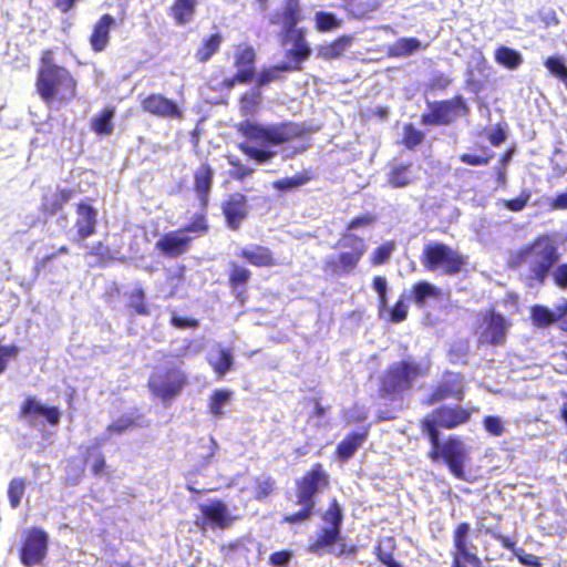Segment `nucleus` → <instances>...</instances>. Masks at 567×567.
Returning <instances> with one entry per match:
<instances>
[{
    "label": "nucleus",
    "instance_id": "nucleus-1",
    "mask_svg": "<svg viewBox=\"0 0 567 567\" xmlns=\"http://www.w3.org/2000/svg\"><path fill=\"white\" fill-rule=\"evenodd\" d=\"M473 414V409L460 405H441L420 421V430L430 442L427 457L432 462L442 461L450 473L457 480L465 481V465L468 451L464 442L456 435H450L444 441L440 439V429L454 430L466 424Z\"/></svg>",
    "mask_w": 567,
    "mask_h": 567
},
{
    "label": "nucleus",
    "instance_id": "nucleus-2",
    "mask_svg": "<svg viewBox=\"0 0 567 567\" xmlns=\"http://www.w3.org/2000/svg\"><path fill=\"white\" fill-rule=\"evenodd\" d=\"M560 259L558 243L551 234H539L530 241L509 252L507 267L516 270L527 264L523 282L527 288L545 285L553 272V281L560 289H567V262L554 267Z\"/></svg>",
    "mask_w": 567,
    "mask_h": 567
},
{
    "label": "nucleus",
    "instance_id": "nucleus-3",
    "mask_svg": "<svg viewBox=\"0 0 567 567\" xmlns=\"http://www.w3.org/2000/svg\"><path fill=\"white\" fill-rule=\"evenodd\" d=\"M35 90L48 104L54 100L74 99L78 94V81L71 72L54 61L52 49L41 51L37 70Z\"/></svg>",
    "mask_w": 567,
    "mask_h": 567
},
{
    "label": "nucleus",
    "instance_id": "nucleus-4",
    "mask_svg": "<svg viewBox=\"0 0 567 567\" xmlns=\"http://www.w3.org/2000/svg\"><path fill=\"white\" fill-rule=\"evenodd\" d=\"M330 487V475L320 462L313 463L296 480L295 504L300 508L286 514L282 523L295 525L310 519L315 513L316 496Z\"/></svg>",
    "mask_w": 567,
    "mask_h": 567
},
{
    "label": "nucleus",
    "instance_id": "nucleus-5",
    "mask_svg": "<svg viewBox=\"0 0 567 567\" xmlns=\"http://www.w3.org/2000/svg\"><path fill=\"white\" fill-rule=\"evenodd\" d=\"M430 368L411 357L394 361L379 378L378 394L389 401L402 400L417 380L429 374Z\"/></svg>",
    "mask_w": 567,
    "mask_h": 567
},
{
    "label": "nucleus",
    "instance_id": "nucleus-6",
    "mask_svg": "<svg viewBox=\"0 0 567 567\" xmlns=\"http://www.w3.org/2000/svg\"><path fill=\"white\" fill-rule=\"evenodd\" d=\"M238 132L250 142L264 145H281L297 140H306L292 154L302 153L309 147L308 131L305 126L293 122L264 126L250 121H244L238 125Z\"/></svg>",
    "mask_w": 567,
    "mask_h": 567
},
{
    "label": "nucleus",
    "instance_id": "nucleus-7",
    "mask_svg": "<svg viewBox=\"0 0 567 567\" xmlns=\"http://www.w3.org/2000/svg\"><path fill=\"white\" fill-rule=\"evenodd\" d=\"M209 228L207 213L195 214L193 219L182 228L163 234L156 241L155 249L165 258H178L185 255L192 246L193 237L188 233L200 237L208 234Z\"/></svg>",
    "mask_w": 567,
    "mask_h": 567
},
{
    "label": "nucleus",
    "instance_id": "nucleus-8",
    "mask_svg": "<svg viewBox=\"0 0 567 567\" xmlns=\"http://www.w3.org/2000/svg\"><path fill=\"white\" fill-rule=\"evenodd\" d=\"M338 254L323 261V270L330 275L347 276L359 267L367 252L364 238L353 233H342L336 241Z\"/></svg>",
    "mask_w": 567,
    "mask_h": 567
},
{
    "label": "nucleus",
    "instance_id": "nucleus-9",
    "mask_svg": "<svg viewBox=\"0 0 567 567\" xmlns=\"http://www.w3.org/2000/svg\"><path fill=\"white\" fill-rule=\"evenodd\" d=\"M420 260L427 271L441 270L445 276H455L467 265L466 257L451 246L435 241L424 246Z\"/></svg>",
    "mask_w": 567,
    "mask_h": 567
},
{
    "label": "nucleus",
    "instance_id": "nucleus-10",
    "mask_svg": "<svg viewBox=\"0 0 567 567\" xmlns=\"http://www.w3.org/2000/svg\"><path fill=\"white\" fill-rule=\"evenodd\" d=\"M183 362L156 368L147 380V389L153 396L164 403H169L188 384V379L183 370Z\"/></svg>",
    "mask_w": 567,
    "mask_h": 567
},
{
    "label": "nucleus",
    "instance_id": "nucleus-11",
    "mask_svg": "<svg viewBox=\"0 0 567 567\" xmlns=\"http://www.w3.org/2000/svg\"><path fill=\"white\" fill-rule=\"evenodd\" d=\"M427 106L429 112L421 115V123L425 126H449L460 117H467L471 112L466 100L461 94L431 102Z\"/></svg>",
    "mask_w": 567,
    "mask_h": 567
},
{
    "label": "nucleus",
    "instance_id": "nucleus-12",
    "mask_svg": "<svg viewBox=\"0 0 567 567\" xmlns=\"http://www.w3.org/2000/svg\"><path fill=\"white\" fill-rule=\"evenodd\" d=\"M302 20V8L300 0H284L281 6L268 16V23L280 28V44L287 45V38L295 35L298 31H306L298 24Z\"/></svg>",
    "mask_w": 567,
    "mask_h": 567
},
{
    "label": "nucleus",
    "instance_id": "nucleus-13",
    "mask_svg": "<svg viewBox=\"0 0 567 567\" xmlns=\"http://www.w3.org/2000/svg\"><path fill=\"white\" fill-rule=\"evenodd\" d=\"M471 526L467 522L458 523L453 529V550L451 567H483V563L476 553V546L470 538Z\"/></svg>",
    "mask_w": 567,
    "mask_h": 567
},
{
    "label": "nucleus",
    "instance_id": "nucleus-14",
    "mask_svg": "<svg viewBox=\"0 0 567 567\" xmlns=\"http://www.w3.org/2000/svg\"><path fill=\"white\" fill-rule=\"evenodd\" d=\"M49 536L40 527L25 530L21 539L19 558L23 566L33 567L42 565L48 555Z\"/></svg>",
    "mask_w": 567,
    "mask_h": 567
},
{
    "label": "nucleus",
    "instance_id": "nucleus-15",
    "mask_svg": "<svg viewBox=\"0 0 567 567\" xmlns=\"http://www.w3.org/2000/svg\"><path fill=\"white\" fill-rule=\"evenodd\" d=\"M465 383L461 372L445 371L442 379L433 386L424 403L433 405L446 399L462 401L465 396Z\"/></svg>",
    "mask_w": 567,
    "mask_h": 567
},
{
    "label": "nucleus",
    "instance_id": "nucleus-16",
    "mask_svg": "<svg viewBox=\"0 0 567 567\" xmlns=\"http://www.w3.org/2000/svg\"><path fill=\"white\" fill-rule=\"evenodd\" d=\"M485 327L478 338V344L503 347L507 340V332L512 326L504 315L489 309L484 316Z\"/></svg>",
    "mask_w": 567,
    "mask_h": 567
},
{
    "label": "nucleus",
    "instance_id": "nucleus-17",
    "mask_svg": "<svg viewBox=\"0 0 567 567\" xmlns=\"http://www.w3.org/2000/svg\"><path fill=\"white\" fill-rule=\"evenodd\" d=\"M143 112L161 118H183V111L175 101L161 93H151L141 101Z\"/></svg>",
    "mask_w": 567,
    "mask_h": 567
},
{
    "label": "nucleus",
    "instance_id": "nucleus-18",
    "mask_svg": "<svg viewBox=\"0 0 567 567\" xmlns=\"http://www.w3.org/2000/svg\"><path fill=\"white\" fill-rule=\"evenodd\" d=\"M292 48L285 52L286 61L282 62L284 71H301L302 64L311 55V48L306 38V31H298L297 34L287 38V44Z\"/></svg>",
    "mask_w": 567,
    "mask_h": 567
},
{
    "label": "nucleus",
    "instance_id": "nucleus-19",
    "mask_svg": "<svg viewBox=\"0 0 567 567\" xmlns=\"http://www.w3.org/2000/svg\"><path fill=\"white\" fill-rule=\"evenodd\" d=\"M19 416L29 424H35L37 419L43 417L50 425H56L61 413L56 406H48L34 396H27L20 405Z\"/></svg>",
    "mask_w": 567,
    "mask_h": 567
},
{
    "label": "nucleus",
    "instance_id": "nucleus-20",
    "mask_svg": "<svg viewBox=\"0 0 567 567\" xmlns=\"http://www.w3.org/2000/svg\"><path fill=\"white\" fill-rule=\"evenodd\" d=\"M221 212L227 227L238 230L241 223L248 217V199L241 193H233L221 204Z\"/></svg>",
    "mask_w": 567,
    "mask_h": 567
},
{
    "label": "nucleus",
    "instance_id": "nucleus-21",
    "mask_svg": "<svg viewBox=\"0 0 567 567\" xmlns=\"http://www.w3.org/2000/svg\"><path fill=\"white\" fill-rule=\"evenodd\" d=\"M214 168L208 162L202 163L194 171L193 189L199 200L202 212L206 213L209 206V196L214 184Z\"/></svg>",
    "mask_w": 567,
    "mask_h": 567
},
{
    "label": "nucleus",
    "instance_id": "nucleus-22",
    "mask_svg": "<svg viewBox=\"0 0 567 567\" xmlns=\"http://www.w3.org/2000/svg\"><path fill=\"white\" fill-rule=\"evenodd\" d=\"M200 512L204 519L202 523H197L200 526L209 523L213 527L225 529L230 527L235 520V517L229 514L227 505L220 499L200 505Z\"/></svg>",
    "mask_w": 567,
    "mask_h": 567
},
{
    "label": "nucleus",
    "instance_id": "nucleus-23",
    "mask_svg": "<svg viewBox=\"0 0 567 567\" xmlns=\"http://www.w3.org/2000/svg\"><path fill=\"white\" fill-rule=\"evenodd\" d=\"M90 200H82L75 205V227L80 239H86L95 234L97 213Z\"/></svg>",
    "mask_w": 567,
    "mask_h": 567
},
{
    "label": "nucleus",
    "instance_id": "nucleus-24",
    "mask_svg": "<svg viewBox=\"0 0 567 567\" xmlns=\"http://www.w3.org/2000/svg\"><path fill=\"white\" fill-rule=\"evenodd\" d=\"M238 257L258 268H272L278 266V260L272 250L262 245H251L241 248L238 251Z\"/></svg>",
    "mask_w": 567,
    "mask_h": 567
},
{
    "label": "nucleus",
    "instance_id": "nucleus-25",
    "mask_svg": "<svg viewBox=\"0 0 567 567\" xmlns=\"http://www.w3.org/2000/svg\"><path fill=\"white\" fill-rule=\"evenodd\" d=\"M115 24V19L109 13L102 14L94 23L89 38L90 45L94 52H102L106 49L110 43L111 30Z\"/></svg>",
    "mask_w": 567,
    "mask_h": 567
},
{
    "label": "nucleus",
    "instance_id": "nucleus-26",
    "mask_svg": "<svg viewBox=\"0 0 567 567\" xmlns=\"http://www.w3.org/2000/svg\"><path fill=\"white\" fill-rule=\"evenodd\" d=\"M567 315V299L556 305L551 311L543 305H535L530 308V319L535 327L547 328Z\"/></svg>",
    "mask_w": 567,
    "mask_h": 567
},
{
    "label": "nucleus",
    "instance_id": "nucleus-27",
    "mask_svg": "<svg viewBox=\"0 0 567 567\" xmlns=\"http://www.w3.org/2000/svg\"><path fill=\"white\" fill-rule=\"evenodd\" d=\"M234 64L237 69L236 79L239 83H249L255 76L256 52L247 45L235 53Z\"/></svg>",
    "mask_w": 567,
    "mask_h": 567
},
{
    "label": "nucleus",
    "instance_id": "nucleus-28",
    "mask_svg": "<svg viewBox=\"0 0 567 567\" xmlns=\"http://www.w3.org/2000/svg\"><path fill=\"white\" fill-rule=\"evenodd\" d=\"M73 195L74 192L71 188H58L47 193L42 196L39 209L45 217L53 216L63 209Z\"/></svg>",
    "mask_w": 567,
    "mask_h": 567
},
{
    "label": "nucleus",
    "instance_id": "nucleus-29",
    "mask_svg": "<svg viewBox=\"0 0 567 567\" xmlns=\"http://www.w3.org/2000/svg\"><path fill=\"white\" fill-rule=\"evenodd\" d=\"M340 8L352 20H365L379 10V0H339Z\"/></svg>",
    "mask_w": 567,
    "mask_h": 567
},
{
    "label": "nucleus",
    "instance_id": "nucleus-30",
    "mask_svg": "<svg viewBox=\"0 0 567 567\" xmlns=\"http://www.w3.org/2000/svg\"><path fill=\"white\" fill-rule=\"evenodd\" d=\"M369 435V426H363L360 431L348 433L337 445L336 454L341 462L348 461L355 451L364 443Z\"/></svg>",
    "mask_w": 567,
    "mask_h": 567
},
{
    "label": "nucleus",
    "instance_id": "nucleus-31",
    "mask_svg": "<svg viewBox=\"0 0 567 567\" xmlns=\"http://www.w3.org/2000/svg\"><path fill=\"white\" fill-rule=\"evenodd\" d=\"M354 42V35L341 34L330 42L320 44L317 49V56L324 61L341 58L347 49Z\"/></svg>",
    "mask_w": 567,
    "mask_h": 567
},
{
    "label": "nucleus",
    "instance_id": "nucleus-32",
    "mask_svg": "<svg viewBox=\"0 0 567 567\" xmlns=\"http://www.w3.org/2000/svg\"><path fill=\"white\" fill-rule=\"evenodd\" d=\"M224 42L220 32L210 33L205 37L195 50L194 58L196 62L205 64L219 51Z\"/></svg>",
    "mask_w": 567,
    "mask_h": 567
},
{
    "label": "nucleus",
    "instance_id": "nucleus-33",
    "mask_svg": "<svg viewBox=\"0 0 567 567\" xmlns=\"http://www.w3.org/2000/svg\"><path fill=\"white\" fill-rule=\"evenodd\" d=\"M197 9V0H174L168 8V14L175 25L183 27L189 23Z\"/></svg>",
    "mask_w": 567,
    "mask_h": 567
},
{
    "label": "nucleus",
    "instance_id": "nucleus-34",
    "mask_svg": "<svg viewBox=\"0 0 567 567\" xmlns=\"http://www.w3.org/2000/svg\"><path fill=\"white\" fill-rule=\"evenodd\" d=\"M340 539L341 530L327 526L317 534L316 538L309 545V551L322 555L323 553L329 551V549H332L331 546L337 544Z\"/></svg>",
    "mask_w": 567,
    "mask_h": 567
},
{
    "label": "nucleus",
    "instance_id": "nucleus-35",
    "mask_svg": "<svg viewBox=\"0 0 567 567\" xmlns=\"http://www.w3.org/2000/svg\"><path fill=\"white\" fill-rule=\"evenodd\" d=\"M315 178V173L311 168L300 171L292 176L284 177L274 181L271 186L278 192H289L295 188H300Z\"/></svg>",
    "mask_w": 567,
    "mask_h": 567
},
{
    "label": "nucleus",
    "instance_id": "nucleus-36",
    "mask_svg": "<svg viewBox=\"0 0 567 567\" xmlns=\"http://www.w3.org/2000/svg\"><path fill=\"white\" fill-rule=\"evenodd\" d=\"M115 115L114 106L104 107L97 115L91 118V128L94 133L102 136H109L113 133V118Z\"/></svg>",
    "mask_w": 567,
    "mask_h": 567
},
{
    "label": "nucleus",
    "instance_id": "nucleus-37",
    "mask_svg": "<svg viewBox=\"0 0 567 567\" xmlns=\"http://www.w3.org/2000/svg\"><path fill=\"white\" fill-rule=\"evenodd\" d=\"M412 163H402L393 166L388 173V183L393 188H403L413 182L411 174Z\"/></svg>",
    "mask_w": 567,
    "mask_h": 567
},
{
    "label": "nucleus",
    "instance_id": "nucleus-38",
    "mask_svg": "<svg viewBox=\"0 0 567 567\" xmlns=\"http://www.w3.org/2000/svg\"><path fill=\"white\" fill-rule=\"evenodd\" d=\"M99 444L100 440H96L95 444L87 446L84 455L85 464L90 462L91 457L93 458L90 464V471L93 476H101L107 471L106 458L105 455L99 450Z\"/></svg>",
    "mask_w": 567,
    "mask_h": 567
},
{
    "label": "nucleus",
    "instance_id": "nucleus-39",
    "mask_svg": "<svg viewBox=\"0 0 567 567\" xmlns=\"http://www.w3.org/2000/svg\"><path fill=\"white\" fill-rule=\"evenodd\" d=\"M494 58L499 65L508 70H515L523 63L522 54L515 49L506 45H499L496 48Z\"/></svg>",
    "mask_w": 567,
    "mask_h": 567
},
{
    "label": "nucleus",
    "instance_id": "nucleus-40",
    "mask_svg": "<svg viewBox=\"0 0 567 567\" xmlns=\"http://www.w3.org/2000/svg\"><path fill=\"white\" fill-rule=\"evenodd\" d=\"M209 365L218 377H224L234 368V355L231 349L220 348L218 357L214 360H208Z\"/></svg>",
    "mask_w": 567,
    "mask_h": 567
},
{
    "label": "nucleus",
    "instance_id": "nucleus-41",
    "mask_svg": "<svg viewBox=\"0 0 567 567\" xmlns=\"http://www.w3.org/2000/svg\"><path fill=\"white\" fill-rule=\"evenodd\" d=\"M251 278V271L243 265L230 262L228 271V286L231 289L245 288Z\"/></svg>",
    "mask_w": 567,
    "mask_h": 567
},
{
    "label": "nucleus",
    "instance_id": "nucleus-42",
    "mask_svg": "<svg viewBox=\"0 0 567 567\" xmlns=\"http://www.w3.org/2000/svg\"><path fill=\"white\" fill-rule=\"evenodd\" d=\"M64 473L65 484L68 486H75L85 476V463H81L76 457H70L66 460Z\"/></svg>",
    "mask_w": 567,
    "mask_h": 567
},
{
    "label": "nucleus",
    "instance_id": "nucleus-43",
    "mask_svg": "<svg viewBox=\"0 0 567 567\" xmlns=\"http://www.w3.org/2000/svg\"><path fill=\"white\" fill-rule=\"evenodd\" d=\"M342 20L337 18L334 13L329 11H318L315 14V28L322 33L339 29Z\"/></svg>",
    "mask_w": 567,
    "mask_h": 567
},
{
    "label": "nucleus",
    "instance_id": "nucleus-44",
    "mask_svg": "<svg viewBox=\"0 0 567 567\" xmlns=\"http://www.w3.org/2000/svg\"><path fill=\"white\" fill-rule=\"evenodd\" d=\"M412 293L417 306L423 307L427 298H437L440 290L427 281H417L412 286Z\"/></svg>",
    "mask_w": 567,
    "mask_h": 567
},
{
    "label": "nucleus",
    "instance_id": "nucleus-45",
    "mask_svg": "<svg viewBox=\"0 0 567 567\" xmlns=\"http://www.w3.org/2000/svg\"><path fill=\"white\" fill-rule=\"evenodd\" d=\"M138 426L137 417L131 415H121L110 424H107L105 429V433L107 437H112L114 435H121L125 433L130 429H134Z\"/></svg>",
    "mask_w": 567,
    "mask_h": 567
},
{
    "label": "nucleus",
    "instance_id": "nucleus-46",
    "mask_svg": "<svg viewBox=\"0 0 567 567\" xmlns=\"http://www.w3.org/2000/svg\"><path fill=\"white\" fill-rule=\"evenodd\" d=\"M421 48V42L416 38H400L390 49L392 56H408Z\"/></svg>",
    "mask_w": 567,
    "mask_h": 567
},
{
    "label": "nucleus",
    "instance_id": "nucleus-47",
    "mask_svg": "<svg viewBox=\"0 0 567 567\" xmlns=\"http://www.w3.org/2000/svg\"><path fill=\"white\" fill-rule=\"evenodd\" d=\"M322 519L328 524V527L341 530L343 513L340 504L336 498H332L329 502L328 508L322 515Z\"/></svg>",
    "mask_w": 567,
    "mask_h": 567
},
{
    "label": "nucleus",
    "instance_id": "nucleus-48",
    "mask_svg": "<svg viewBox=\"0 0 567 567\" xmlns=\"http://www.w3.org/2000/svg\"><path fill=\"white\" fill-rule=\"evenodd\" d=\"M128 307L137 316H148L150 315V308L146 303V295H145V291L142 286L136 287L130 293Z\"/></svg>",
    "mask_w": 567,
    "mask_h": 567
},
{
    "label": "nucleus",
    "instance_id": "nucleus-49",
    "mask_svg": "<svg viewBox=\"0 0 567 567\" xmlns=\"http://www.w3.org/2000/svg\"><path fill=\"white\" fill-rule=\"evenodd\" d=\"M480 151L482 153L478 155L463 153L460 155V161L471 166L487 165L494 158V153L486 146H481Z\"/></svg>",
    "mask_w": 567,
    "mask_h": 567
},
{
    "label": "nucleus",
    "instance_id": "nucleus-50",
    "mask_svg": "<svg viewBox=\"0 0 567 567\" xmlns=\"http://www.w3.org/2000/svg\"><path fill=\"white\" fill-rule=\"evenodd\" d=\"M276 489V482L271 476L255 480L254 498L256 501H265Z\"/></svg>",
    "mask_w": 567,
    "mask_h": 567
},
{
    "label": "nucleus",
    "instance_id": "nucleus-51",
    "mask_svg": "<svg viewBox=\"0 0 567 567\" xmlns=\"http://www.w3.org/2000/svg\"><path fill=\"white\" fill-rule=\"evenodd\" d=\"M424 141V133L416 127L412 123H408L403 126V138L402 144L408 150L416 148Z\"/></svg>",
    "mask_w": 567,
    "mask_h": 567
},
{
    "label": "nucleus",
    "instance_id": "nucleus-52",
    "mask_svg": "<svg viewBox=\"0 0 567 567\" xmlns=\"http://www.w3.org/2000/svg\"><path fill=\"white\" fill-rule=\"evenodd\" d=\"M27 481L23 477H14L11 480L8 487V497L11 507L17 508L24 495Z\"/></svg>",
    "mask_w": 567,
    "mask_h": 567
},
{
    "label": "nucleus",
    "instance_id": "nucleus-53",
    "mask_svg": "<svg viewBox=\"0 0 567 567\" xmlns=\"http://www.w3.org/2000/svg\"><path fill=\"white\" fill-rule=\"evenodd\" d=\"M532 192L528 188L520 190L519 195L514 198L503 199L501 205L509 212L518 213L525 209L530 200Z\"/></svg>",
    "mask_w": 567,
    "mask_h": 567
},
{
    "label": "nucleus",
    "instance_id": "nucleus-54",
    "mask_svg": "<svg viewBox=\"0 0 567 567\" xmlns=\"http://www.w3.org/2000/svg\"><path fill=\"white\" fill-rule=\"evenodd\" d=\"M395 248L393 240H388L378 246L371 254L370 264L372 266H380L385 264Z\"/></svg>",
    "mask_w": 567,
    "mask_h": 567
},
{
    "label": "nucleus",
    "instance_id": "nucleus-55",
    "mask_svg": "<svg viewBox=\"0 0 567 567\" xmlns=\"http://www.w3.org/2000/svg\"><path fill=\"white\" fill-rule=\"evenodd\" d=\"M544 64L554 76L567 86V66L560 56H549Z\"/></svg>",
    "mask_w": 567,
    "mask_h": 567
},
{
    "label": "nucleus",
    "instance_id": "nucleus-56",
    "mask_svg": "<svg viewBox=\"0 0 567 567\" xmlns=\"http://www.w3.org/2000/svg\"><path fill=\"white\" fill-rule=\"evenodd\" d=\"M238 148L245 155L255 159L258 163H266L275 156V152H271V151H268L265 148L252 147V146L248 145L247 143H240L238 145Z\"/></svg>",
    "mask_w": 567,
    "mask_h": 567
},
{
    "label": "nucleus",
    "instance_id": "nucleus-57",
    "mask_svg": "<svg viewBox=\"0 0 567 567\" xmlns=\"http://www.w3.org/2000/svg\"><path fill=\"white\" fill-rule=\"evenodd\" d=\"M408 317V306L402 295L388 311L386 320L392 323H400Z\"/></svg>",
    "mask_w": 567,
    "mask_h": 567
},
{
    "label": "nucleus",
    "instance_id": "nucleus-58",
    "mask_svg": "<svg viewBox=\"0 0 567 567\" xmlns=\"http://www.w3.org/2000/svg\"><path fill=\"white\" fill-rule=\"evenodd\" d=\"M90 254L96 257L100 267H106L114 260L113 252L102 241L95 243Z\"/></svg>",
    "mask_w": 567,
    "mask_h": 567
},
{
    "label": "nucleus",
    "instance_id": "nucleus-59",
    "mask_svg": "<svg viewBox=\"0 0 567 567\" xmlns=\"http://www.w3.org/2000/svg\"><path fill=\"white\" fill-rule=\"evenodd\" d=\"M231 393L227 390H216L210 395L209 411L214 415H220L223 413V405L228 402Z\"/></svg>",
    "mask_w": 567,
    "mask_h": 567
},
{
    "label": "nucleus",
    "instance_id": "nucleus-60",
    "mask_svg": "<svg viewBox=\"0 0 567 567\" xmlns=\"http://www.w3.org/2000/svg\"><path fill=\"white\" fill-rule=\"evenodd\" d=\"M377 221V216L372 213H364L351 218L347 225L343 233H352L353 230L368 227L373 225Z\"/></svg>",
    "mask_w": 567,
    "mask_h": 567
},
{
    "label": "nucleus",
    "instance_id": "nucleus-61",
    "mask_svg": "<svg viewBox=\"0 0 567 567\" xmlns=\"http://www.w3.org/2000/svg\"><path fill=\"white\" fill-rule=\"evenodd\" d=\"M281 72H285L282 63L261 70L257 76V85L261 87L272 81L279 80Z\"/></svg>",
    "mask_w": 567,
    "mask_h": 567
},
{
    "label": "nucleus",
    "instance_id": "nucleus-62",
    "mask_svg": "<svg viewBox=\"0 0 567 567\" xmlns=\"http://www.w3.org/2000/svg\"><path fill=\"white\" fill-rule=\"evenodd\" d=\"M484 430L494 436H501L504 431V423L497 415H487L483 419Z\"/></svg>",
    "mask_w": 567,
    "mask_h": 567
},
{
    "label": "nucleus",
    "instance_id": "nucleus-63",
    "mask_svg": "<svg viewBox=\"0 0 567 567\" xmlns=\"http://www.w3.org/2000/svg\"><path fill=\"white\" fill-rule=\"evenodd\" d=\"M453 83V79L444 73L434 74L430 82L429 87L432 91L444 92Z\"/></svg>",
    "mask_w": 567,
    "mask_h": 567
},
{
    "label": "nucleus",
    "instance_id": "nucleus-64",
    "mask_svg": "<svg viewBox=\"0 0 567 567\" xmlns=\"http://www.w3.org/2000/svg\"><path fill=\"white\" fill-rule=\"evenodd\" d=\"M374 554L377 558L386 567H402V565L394 559L392 550L384 549L381 544L375 546Z\"/></svg>",
    "mask_w": 567,
    "mask_h": 567
}]
</instances>
